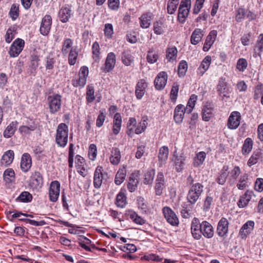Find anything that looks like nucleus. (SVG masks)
<instances>
[{
  "mask_svg": "<svg viewBox=\"0 0 263 263\" xmlns=\"http://www.w3.org/2000/svg\"><path fill=\"white\" fill-rule=\"evenodd\" d=\"M68 127L65 123H60L57 127L55 134V143L61 147H65L68 140Z\"/></svg>",
  "mask_w": 263,
  "mask_h": 263,
  "instance_id": "nucleus-1",
  "label": "nucleus"
},
{
  "mask_svg": "<svg viewBox=\"0 0 263 263\" xmlns=\"http://www.w3.org/2000/svg\"><path fill=\"white\" fill-rule=\"evenodd\" d=\"M203 192V186L200 183L193 184L187 194V201L194 204Z\"/></svg>",
  "mask_w": 263,
  "mask_h": 263,
  "instance_id": "nucleus-2",
  "label": "nucleus"
},
{
  "mask_svg": "<svg viewBox=\"0 0 263 263\" xmlns=\"http://www.w3.org/2000/svg\"><path fill=\"white\" fill-rule=\"evenodd\" d=\"M191 7V0H181L178 14V20L180 23L183 24L185 22L189 15Z\"/></svg>",
  "mask_w": 263,
  "mask_h": 263,
  "instance_id": "nucleus-3",
  "label": "nucleus"
},
{
  "mask_svg": "<svg viewBox=\"0 0 263 263\" xmlns=\"http://www.w3.org/2000/svg\"><path fill=\"white\" fill-rule=\"evenodd\" d=\"M49 108L51 114L58 112L61 107L62 96L59 94H53L47 98Z\"/></svg>",
  "mask_w": 263,
  "mask_h": 263,
  "instance_id": "nucleus-4",
  "label": "nucleus"
},
{
  "mask_svg": "<svg viewBox=\"0 0 263 263\" xmlns=\"http://www.w3.org/2000/svg\"><path fill=\"white\" fill-rule=\"evenodd\" d=\"M217 90L219 95L222 98H230V94L232 91L231 87L228 85L225 79H219L217 86Z\"/></svg>",
  "mask_w": 263,
  "mask_h": 263,
  "instance_id": "nucleus-5",
  "label": "nucleus"
},
{
  "mask_svg": "<svg viewBox=\"0 0 263 263\" xmlns=\"http://www.w3.org/2000/svg\"><path fill=\"white\" fill-rule=\"evenodd\" d=\"M43 184V177L41 173L35 171L32 173L29 180V185L33 190H39Z\"/></svg>",
  "mask_w": 263,
  "mask_h": 263,
  "instance_id": "nucleus-6",
  "label": "nucleus"
},
{
  "mask_svg": "<svg viewBox=\"0 0 263 263\" xmlns=\"http://www.w3.org/2000/svg\"><path fill=\"white\" fill-rule=\"evenodd\" d=\"M25 46L24 41L20 38L14 40L10 46L9 54L11 57H17L22 51Z\"/></svg>",
  "mask_w": 263,
  "mask_h": 263,
  "instance_id": "nucleus-7",
  "label": "nucleus"
},
{
  "mask_svg": "<svg viewBox=\"0 0 263 263\" xmlns=\"http://www.w3.org/2000/svg\"><path fill=\"white\" fill-rule=\"evenodd\" d=\"M60 183L58 181H53L50 183L48 191L50 201L55 202L58 200L60 193Z\"/></svg>",
  "mask_w": 263,
  "mask_h": 263,
  "instance_id": "nucleus-8",
  "label": "nucleus"
},
{
  "mask_svg": "<svg viewBox=\"0 0 263 263\" xmlns=\"http://www.w3.org/2000/svg\"><path fill=\"white\" fill-rule=\"evenodd\" d=\"M148 117L146 116H143L141 121L137 124L135 129L130 128L128 132V136L133 137L135 134L139 135L144 132L147 126Z\"/></svg>",
  "mask_w": 263,
  "mask_h": 263,
  "instance_id": "nucleus-9",
  "label": "nucleus"
},
{
  "mask_svg": "<svg viewBox=\"0 0 263 263\" xmlns=\"http://www.w3.org/2000/svg\"><path fill=\"white\" fill-rule=\"evenodd\" d=\"M241 116L239 112L232 111L228 120L227 126L230 129H236L240 125Z\"/></svg>",
  "mask_w": 263,
  "mask_h": 263,
  "instance_id": "nucleus-10",
  "label": "nucleus"
},
{
  "mask_svg": "<svg viewBox=\"0 0 263 263\" xmlns=\"http://www.w3.org/2000/svg\"><path fill=\"white\" fill-rule=\"evenodd\" d=\"M163 213L166 221L172 226H176L179 224L178 218L174 212L169 207L163 209Z\"/></svg>",
  "mask_w": 263,
  "mask_h": 263,
  "instance_id": "nucleus-11",
  "label": "nucleus"
},
{
  "mask_svg": "<svg viewBox=\"0 0 263 263\" xmlns=\"http://www.w3.org/2000/svg\"><path fill=\"white\" fill-rule=\"evenodd\" d=\"M76 167L77 172L83 177L87 175L89 167L85 162V159L79 155L76 157Z\"/></svg>",
  "mask_w": 263,
  "mask_h": 263,
  "instance_id": "nucleus-12",
  "label": "nucleus"
},
{
  "mask_svg": "<svg viewBox=\"0 0 263 263\" xmlns=\"http://www.w3.org/2000/svg\"><path fill=\"white\" fill-rule=\"evenodd\" d=\"M185 156L183 154L178 155L176 151H175L171 161L174 162V166L178 172H181L185 164Z\"/></svg>",
  "mask_w": 263,
  "mask_h": 263,
  "instance_id": "nucleus-13",
  "label": "nucleus"
},
{
  "mask_svg": "<svg viewBox=\"0 0 263 263\" xmlns=\"http://www.w3.org/2000/svg\"><path fill=\"white\" fill-rule=\"evenodd\" d=\"M168 75L165 71H161L157 74L154 81V84L157 90H162L165 86Z\"/></svg>",
  "mask_w": 263,
  "mask_h": 263,
  "instance_id": "nucleus-14",
  "label": "nucleus"
},
{
  "mask_svg": "<svg viewBox=\"0 0 263 263\" xmlns=\"http://www.w3.org/2000/svg\"><path fill=\"white\" fill-rule=\"evenodd\" d=\"M71 6L69 5H64L59 12V17L62 23L67 22L72 15Z\"/></svg>",
  "mask_w": 263,
  "mask_h": 263,
  "instance_id": "nucleus-15",
  "label": "nucleus"
},
{
  "mask_svg": "<svg viewBox=\"0 0 263 263\" xmlns=\"http://www.w3.org/2000/svg\"><path fill=\"white\" fill-rule=\"evenodd\" d=\"M255 194L253 191L248 190L242 195L237 202V205L239 208H244L246 207L249 202L251 201L253 196Z\"/></svg>",
  "mask_w": 263,
  "mask_h": 263,
  "instance_id": "nucleus-16",
  "label": "nucleus"
},
{
  "mask_svg": "<svg viewBox=\"0 0 263 263\" xmlns=\"http://www.w3.org/2000/svg\"><path fill=\"white\" fill-rule=\"evenodd\" d=\"M139 176L140 172L139 171H136L130 175L127 185L129 192H133L137 189L139 183Z\"/></svg>",
  "mask_w": 263,
  "mask_h": 263,
  "instance_id": "nucleus-17",
  "label": "nucleus"
},
{
  "mask_svg": "<svg viewBox=\"0 0 263 263\" xmlns=\"http://www.w3.org/2000/svg\"><path fill=\"white\" fill-rule=\"evenodd\" d=\"M165 187V182L164 175L163 173L159 172L158 173L157 176L155 186L156 195L158 196L161 195L162 194L163 191Z\"/></svg>",
  "mask_w": 263,
  "mask_h": 263,
  "instance_id": "nucleus-18",
  "label": "nucleus"
},
{
  "mask_svg": "<svg viewBox=\"0 0 263 263\" xmlns=\"http://www.w3.org/2000/svg\"><path fill=\"white\" fill-rule=\"evenodd\" d=\"M52 18L50 15H46L42 19L40 31L43 35H47L51 29Z\"/></svg>",
  "mask_w": 263,
  "mask_h": 263,
  "instance_id": "nucleus-19",
  "label": "nucleus"
},
{
  "mask_svg": "<svg viewBox=\"0 0 263 263\" xmlns=\"http://www.w3.org/2000/svg\"><path fill=\"white\" fill-rule=\"evenodd\" d=\"M147 87V83L145 79H141L138 82L135 88V95L137 99H142Z\"/></svg>",
  "mask_w": 263,
  "mask_h": 263,
  "instance_id": "nucleus-20",
  "label": "nucleus"
},
{
  "mask_svg": "<svg viewBox=\"0 0 263 263\" xmlns=\"http://www.w3.org/2000/svg\"><path fill=\"white\" fill-rule=\"evenodd\" d=\"M153 16L154 15L151 12L143 13L139 18L140 27L143 29L148 28L151 24Z\"/></svg>",
  "mask_w": 263,
  "mask_h": 263,
  "instance_id": "nucleus-21",
  "label": "nucleus"
},
{
  "mask_svg": "<svg viewBox=\"0 0 263 263\" xmlns=\"http://www.w3.org/2000/svg\"><path fill=\"white\" fill-rule=\"evenodd\" d=\"M254 222L252 220L247 221L239 231V235L242 239L246 238L252 233L254 228Z\"/></svg>",
  "mask_w": 263,
  "mask_h": 263,
  "instance_id": "nucleus-22",
  "label": "nucleus"
},
{
  "mask_svg": "<svg viewBox=\"0 0 263 263\" xmlns=\"http://www.w3.org/2000/svg\"><path fill=\"white\" fill-rule=\"evenodd\" d=\"M116 55L114 52H109L107 54L105 63V67L103 71L108 72L111 71L116 64Z\"/></svg>",
  "mask_w": 263,
  "mask_h": 263,
  "instance_id": "nucleus-23",
  "label": "nucleus"
},
{
  "mask_svg": "<svg viewBox=\"0 0 263 263\" xmlns=\"http://www.w3.org/2000/svg\"><path fill=\"white\" fill-rule=\"evenodd\" d=\"M201 223L197 218H194L191 224V232L193 237L199 239L201 237V229L200 228Z\"/></svg>",
  "mask_w": 263,
  "mask_h": 263,
  "instance_id": "nucleus-24",
  "label": "nucleus"
},
{
  "mask_svg": "<svg viewBox=\"0 0 263 263\" xmlns=\"http://www.w3.org/2000/svg\"><path fill=\"white\" fill-rule=\"evenodd\" d=\"M201 234L208 238H212L214 233L212 226L206 221H203L201 223Z\"/></svg>",
  "mask_w": 263,
  "mask_h": 263,
  "instance_id": "nucleus-25",
  "label": "nucleus"
},
{
  "mask_svg": "<svg viewBox=\"0 0 263 263\" xmlns=\"http://www.w3.org/2000/svg\"><path fill=\"white\" fill-rule=\"evenodd\" d=\"M211 57L210 55H207L203 59L197 70V74L198 76L202 77L208 70L211 63Z\"/></svg>",
  "mask_w": 263,
  "mask_h": 263,
  "instance_id": "nucleus-26",
  "label": "nucleus"
},
{
  "mask_svg": "<svg viewBox=\"0 0 263 263\" xmlns=\"http://www.w3.org/2000/svg\"><path fill=\"white\" fill-rule=\"evenodd\" d=\"M217 35V31L216 30H213L210 32V33L206 37L203 47V50L204 51L206 52L209 50L211 46L215 42Z\"/></svg>",
  "mask_w": 263,
  "mask_h": 263,
  "instance_id": "nucleus-27",
  "label": "nucleus"
},
{
  "mask_svg": "<svg viewBox=\"0 0 263 263\" xmlns=\"http://www.w3.org/2000/svg\"><path fill=\"white\" fill-rule=\"evenodd\" d=\"M229 222L226 218H222L217 224V232L220 237H223L228 233Z\"/></svg>",
  "mask_w": 263,
  "mask_h": 263,
  "instance_id": "nucleus-28",
  "label": "nucleus"
},
{
  "mask_svg": "<svg viewBox=\"0 0 263 263\" xmlns=\"http://www.w3.org/2000/svg\"><path fill=\"white\" fill-rule=\"evenodd\" d=\"M32 165V160L30 155L28 153H24L21 158V168L24 172H27Z\"/></svg>",
  "mask_w": 263,
  "mask_h": 263,
  "instance_id": "nucleus-29",
  "label": "nucleus"
},
{
  "mask_svg": "<svg viewBox=\"0 0 263 263\" xmlns=\"http://www.w3.org/2000/svg\"><path fill=\"white\" fill-rule=\"evenodd\" d=\"M214 105L211 103H206L203 106L202 111L203 120L208 121L212 117L214 110Z\"/></svg>",
  "mask_w": 263,
  "mask_h": 263,
  "instance_id": "nucleus-30",
  "label": "nucleus"
},
{
  "mask_svg": "<svg viewBox=\"0 0 263 263\" xmlns=\"http://www.w3.org/2000/svg\"><path fill=\"white\" fill-rule=\"evenodd\" d=\"M184 115V107L183 105H178L175 108L174 119L177 124L182 123Z\"/></svg>",
  "mask_w": 263,
  "mask_h": 263,
  "instance_id": "nucleus-31",
  "label": "nucleus"
},
{
  "mask_svg": "<svg viewBox=\"0 0 263 263\" xmlns=\"http://www.w3.org/2000/svg\"><path fill=\"white\" fill-rule=\"evenodd\" d=\"M103 173L101 167L98 166L93 176V185L95 188L99 189L103 182Z\"/></svg>",
  "mask_w": 263,
  "mask_h": 263,
  "instance_id": "nucleus-32",
  "label": "nucleus"
},
{
  "mask_svg": "<svg viewBox=\"0 0 263 263\" xmlns=\"http://www.w3.org/2000/svg\"><path fill=\"white\" fill-rule=\"evenodd\" d=\"M259 160L263 161V153L259 149L253 152L250 158L249 159L247 165L251 167L256 164Z\"/></svg>",
  "mask_w": 263,
  "mask_h": 263,
  "instance_id": "nucleus-33",
  "label": "nucleus"
},
{
  "mask_svg": "<svg viewBox=\"0 0 263 263\" xmlns=\"http://www.w3.org/2000/svg\"><path fill=\"white\" fill-rule=\"evenodd\" d=\"M168 154L169 149L167 146H163L160 148L158 153V160L160 166L166 163L168 159Z\"/></svg>",
  "mask_w": 263,
  "mask_h": 263,
  "instance_id": "nucleus-34",
  "label": "nucleus"
},
{
  "mask_svg": "<svg viewBox=\"0 0 263 263\" xmlns=\"http://www.w3.org/2000/svg\"><path fill=\"white\" fill-rule=\"evenodd\" d=\"M122 118L119 113H116L114 117L112 132L115 135H118L121 130Z\"/></svg>",
  "mask_w": 263,
  "mask_h": 263,
  "instance_id": "nucleus-35",
  "label": "nucleus"
},
{
  "mask_svg": "<svg viewBox=\"0 0 263 263\" xmlns=\"http://www.w3.org/2000/svg\"><path fill=\"white\" fill-rule=\"evenodd\" d=\"M153 30L154 33L157 35L163 34L166 30L164 20L161 19L154 22L153 24Z\"/></svg>",
  "mask_w": 263,
  "mask_h": 263,
  "instance_id": "nucleus-36",
  "label": "nucleus"
},
{
  "mask_svg": "<svg viewBox=\"0 0 263 263\" xmlns=\"http://www.w3.org/2000/svg\"><path fill=\"white\" fill-rule=\"evenodd\" d=\"M120 160L121 153L120 150L117 147H113L109 157L110 163L113 165H117L120 163Z\"/></svg>",
  "mask_w": 263,
  "mask_h": 263,
  "instance_id": "nucleus-37",
  "label": "nucleus"
},
{
  "mask_svg": "<svg viewBox=\"0 0 263 263\" xmlns=\"http://www.w3.org/2000/svg\"><path fill=\"white\" fill-rule=\"evenodd\" d=\"M203 35L201 29H195L191 36V44L194 45L198 44L201 41Z\"/></svg>",
  "mask_w": 263,
  "mask_h": 263,
  "instance_id": "nucleus-38",
  "label": "nucleus"
},
{
  "mask_svg": "<svg viewBox=\"0 0 263 263\" xmlns=\"http://www.w3.org/2000/svg\"><path fill=\"white\" fill-rule=\"evenodd\" d=\"M13 159V152L12 151L9 150L3 155L1 161V164L4 166H7L12 162Z\"/></svg>",
  "mask_w": 263,
  "mask_h": 263,
  "instance_id": "nucleus-39",
  "label": "nucleus"
},
{
  "mask_svg": "<svg viewBox=\"0 0 263 263\" xmlns=\"http://www.w3.org/2000/svg\"><path fill=\"white\" fill-rule=\"evenodd\" d=\"M126 175V170L124 166L121 167L118 171L115 178V183L119 185L124 181Z\"/></svg>",
  "mask_w": 263,
  "mask_h": 263,
  "instance_id": "nucleus-40",
  "label": "nucleus"
},
{
  "mask_svg": "<svg viewBox=\"0 0 263 263\" xmlns=\"http://www.w3.org/2000/svg\"><path fill=\"white\" fill-rule=\"evenodd\" d=\"M262 52H263V33L259 34L258 36L253 56L255 58L257 56L260 57Z\"/></svg>",
  "mask_w": 263,
  "mask_h": 263,
  "instance_id": "nucleus-41",
  "label": "nucleus"
},
{
  "mask_svg": "<svg viewBox=\"0 0 263 263\" xmlns=\"http://www.w3.org/2000/svg\"><path fill=\"white\" fill-rule=\"evenodd\" d=\"M228 171V165H224L222 167L217 179V181L219 184L223 185L226 182L227 178L229 176Z\"/></svg>",
  "mask_w": 263,
  "mask_h": 263,
  "instance_id": "nucleus-42",
  "label": "nucleus"
},
{
  "mask_svg": "<svg viewBox=\"0 0 263 263\" xmlns=\"http://www.w3.org/2000/svg\"><path fill=\"white\" fill-rule=\"evenodd\" d=\"M206 158V153L201 151L197 153L193 160V165L195 167H199L201 166L204 162Z\"/></svg>",
  "mask_w": 263,
  "mask_h": 263,
  "instance_id": "nucleus-43",
  "label": "nucleus"
},
{
  "mask_svg": "<svg viewBox=\"0 0 263 263\" xmlns=\"http://www.w3.org/2000/svg\"><path fill=\"white\" fill-rule=\"evenodd\" d=\"M127 215L128 217L136 224L142 225L145 222V220L144 218L139 216L133 211H129Z\"/></svg>",
  "mask_w": 263,
  "mask_h": 263,
  "instance_id": "nucleus-44",
  "label": "nucleus"
},
{
  "mask_svg": "<svg viewBox=\"0 0 263 263\" xmlns=\"http://www.w3.org/2000/svg\"><path fill=\"white\" fill-rule=\"evenodd\" d=\"M240 173V168L238 166H234L233 169L228 172L229 179L231 182H232V184H234L237 180Z\"/></svg>",
  "mask_w": 263,
  "mask_h": 263,
  "instance_id": "nucleus-45",
  "label": "nucleus"
},
{
  "mask_svg": "<svg viewBox=\"0 0 263 263\" xmlns=\"http://www.w3.org/2000/svg\"><path fill=\"white\" fill-rule=\"evenodd\" d=\"M17 125V122H12L4 132V136L6 138L11 137L15 133Z\"/></svg>",
  "mask_w": 263,
  "mask_h": 263,
  "instance_id": "nucleus-46",
  "label": "nucleus"
},
{
  "mask_svg": "<svg viewBox=\"0 0 263 263\" xmlns=\"http://www.w3.org/2000/svg\"><path fill=\"white\" fill-rule=\"evenodd\" d=\"M17 31V26L13 25L7 30L5 35V41L7 43H10L14 39Z\"/></svg>",
  "mask_w": 263,
  "mask_h": 263,
  "instance_id": "nucleus-47",
  "label": "nucleus"
},
{
  "mask_svg": "<svg viewBox=\"0 0 263 263\" xmlns=\"http://www.w3.org/2000/svg\"><path fill=\"white\" fill-rule=\"evenodd\" d=\"M253 141L251 138H247L245 139L242 147L243 155H248L253 148Z\"/></svg>",
  "mask_w": 263,
  "mask_h": 263,
  "instance_id": "nucleus-48",
  "label": "nucleus"
},
{
  "mask_svg": "<svg viewBox=\"0 0 263 263\" xmlns=\"http://www.w3.org/2000/svg\"><path fill=\"white\" fill-rule=\"evenodd\" d=\"M155 175V170L153 168L149 169L145 173L143 183L145 184H152Z\"/></svg>",
  "mask_w": 263,
  "mask_h": 263,
  "instance_id": "nucleus-49",
  "label": "nucleus"
},
{
  "mask_svg": "<svg viewBox=\"0 0 263 263\" xmlns=\"http://www.w3.org/2000/svg\"><path fill=\"white\" fill-rule=\"evenodd\" d=\"M127 203L126 197L124 193L120 192L116 197V204L118 207L123 208Z\"/></svg>",
  "mask_w": 263,
  "mask_h": 263,
  "instance_id": "nucleus-50",
  "label": "nucleus"
},
{
  "mask_svg": "<svg viewBox=\"0 0 263 263\" xmlns=\"http://www.w3.org/2000/svg\"><path fill=\"white\" fill-rule=\"evenodd\" d=\"M248 175L247 174H244L238 180V182L236 184V186L238 189L240 190H242L246 187H248Z\"/></svg>",
  "mask_w": 263,
  "mask_h": 263,
  "instance_id": "nucleus-51",
  "label": "nucleus"
},
{
  "mask_svg": "<svg viewBox=\"0 0 263 263\" xmlns=\"http://www.w3.org/2000/svg\"><path fill=\"white\" fill-rule=\"evenodd\" d=\"M4 180L7 183L12 182L15 178V173L12 168L6 169L3 174Z\"/></svg>",
  "mask_w": 263,
  "mask_h": 263,
  "instance_id": "nucleus-52",
  "label": "nucleus"
},
{
  "mask_svg": "<svg viewBox=\"0 0 263 263\" xmlns=\"http://www.w3.org/2000/svg\"><path fill=\"white\" fill-rule=\"evenodd\" d=\"M178 51L175 47L168 48L166 50V59L168 62H173L177 58Z\"/></svg>",
  "mask_w": 263,
  "mask_h": 263,
  "instance_id": "nucleus-53",
  "label": "nucleus"
},
{
  "mask_svg": "<svg viewBox=\"0 0 263 263\" xmlns=\"http://www.w3.org/2000/svg\"><path fill=\"white\" fill-rule=\"evenodd\" d=\"M73 42L72 40L69 38L66 39L62 44V52L63 55H66L68 52H70L72 48Z\"/></svg>",
  "mask_w": 263,
  "mask_h": 263,
  "instance_id": "nucleus-54",
  "label": "nucleus"
},
{
  "mask_svg": "<svg viewBox=\"0 0 263 263\" xmlns=\"http://www.w3.org/2000/svg\"><path fill=\"white\" fill-rule=\"evenodd\" d=\"M121 59L123 63L126 66L130 65L133 62V58L128 50L123 52Z\"/></svg>",
  "mask_w": 263,
  "mask_h": 263,
  "instance_id": "nucleus-55",
  "label": "nucleus"
},
{
  "mask_svg": "<svg viewBox=\"0 0 263 263\" xmlns=\"http://www.w3.org/2000/svg\"><path fill=\"white\" fill-rule=\"evenodd\" d=\"M179 4V0H170L168 2L167 6V10L168 13L170 14H174L177 10Z\"/></svg>",
  "mask_w": 263,
  "mask_h": 263,
  "instance_id": "nucleus-56",
  "label": "nucleus"
},
{
  "mask_svg": "<svg viewBox=\"0 0 263 263\" xmlns=\"http://www.w3.org/2000/svg\"><path fill=\"white\" fill-rule=\"evenodd\" d=\"M187 63L184 60H182L178 66V74L180 77H183L185 76L187 70Z\"/></svg>",
  "mask_w": 263,
  "mask_h": 263,
  "instance_id": "nucleus-57",
  "label": "nucleus"
},
{
  "mask_svg": "<svg viewBox=\"0 0 263 263\" xmlns=\"http://www.w3.org/2000/svg\"><path fill=\"white\" fill-rule=\"evenodd\" d=\"M95 99V90L92 85H88L87 86L86 100L88 103L92 102Z\"/></svg>",
  "mask_w": 263,
  "mask_h": 263,
  "instance_id": "nucleus-58",
  "label": "nucleus"
},
{
  "mask_svg": "<svg viewBox=\"0 0 263 263\" xmlns=\"http://www.w3.org/2000/svg\"><path fill=\"white\" fill-rule=\"evenodd\" d=\"M78 52L76 49H71L68 55V63L70 65L76 64Z\"/></svg>",
  "mask_w": 263,
  "mask_h": 263,
  "instance_id": "nucleus-59",
  "label": "nucleus"
},
{
  "mask_svg": "<svg viewBox=\"0 0 263 263\" xmlns=\"http://www.w3.org/2000/svg\"><path fill=\"white\" fill-rule=\"evenodd\" d=\"M246 10L243 8H238L235 12V18L237 22H241L246 16Z\"/></svg>",
  "mask_w": 263,
  "mask_h": 263,
  "instance_id": "nucleus-60",
  "label": "nucleus"
},
{
  "mask_svg": "<svg viewBox=\"0 0 263 263\" xmlns=\"http://www.w3.org/2000/svg\"><path fill=\"white\" fill-rule=\"evenodd\" d=\"M159 58L158 53L157 52H154L149 50L147 52L146 59L147 61L150 64H154L156 63Z\"/></svg>",
  "mask_w": 263,
  "mask_h": 263,
  "instance_id": "nucleus-61",
  "label": "nucleus"
},
{
  "mask_svg": "<svg viewBox=\"0 0 263 263\" xmlns=\"http://www.w3.org/2000/svg\"><path fill=\"white\" fill-rule=\"evenodd\" d=\"M9 15L12 20L15 21L19 15V7L16 4H13L10 8Z\"/></svg>",
  "mask_w": 263,
  "mask_h": 263,
  "instance_id": "nucleus-62",
  "label": "nucleus"
},
{
  "mask_svg": "<svg viewBox=\"0 0 263 263\" xmlns=\"http://www.w3.org/2000/svg\"><path fill=\"white\" fill-rule=\"evenodd\" d=\"M87 79L83 78L79 75L78 78H76L72 80V84L74 87H83L86 83Z\"/></svg>",
  "mask_w": 263,
  "mask_h": 263,
  "instance_id": "nucleus-63",
  "label": "nucleus"
},
{
  "mask_svg": "<svg viewBox=\"0 0 263 263\" xmlns=\"http://www.w3.org/2000/svg\"><path fill=\"white\" fill-rule=\"evenodd\" d=\"M17 199L23 202H28L32 200V196L28 192L24 191L21 193Z\"/></svg>",
  "mask_w": 263,
  "mask_h": 263,
  "instance_id": "nucleus-64",
  "label": "nucleus"
}]
</instances>
